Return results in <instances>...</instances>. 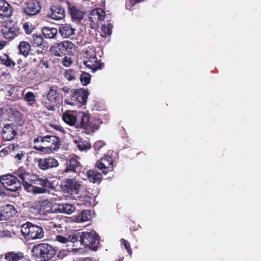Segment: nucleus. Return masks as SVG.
Wrapping results in <instances>:
<instances>
[{
	"label": "nucleus",
	"instance_id": "1",
	"mask_svg": "<svg viewBox=\"0 0 261 261\" xmlns=\"http://www.w3.org/2000/svg\"><path fill=\"white\" fill-rule=\"evenodd\" d=\"M71 238L74 252H83L87 248L96 250L99 244V237L94 231L74 232Z\"/></svg>",
	"mask_w": 261,
	"mask_h": 261
},
{
	"label": "nucleus",
	"instance_id": "2",
	"mask_svg": "<svg viewBox=\"0 0 261 261\" xmlns=\"http://www.w3.org/2000/svg\"><path fill=\"white\" fill-rule=\"evenodd\" d=\"M36 144L34 148L35 150L47 153H52L57 151L61 145V142L57 137L52 135L39 136L34 140Z\"/></svg>",
	"mask_w": 261,
	"mask_h": 261
},
{
	"label": "nucleus",
	"instance_id": "3",
	"mask_svg": "<svg viewBox=\"0 0 261 261\" xmlns=\"http://www.w3.org/2000/svg\"><path fill=\"white\" fill-rule=\"evenodd\" d=\"M33 255L40 261H48L56 254L55 249L50 245L40 243L35 245L32 249Z\"/></svg>",
	"mask_w": 261,
	"mask_h": 261
},
{
	"label": "nucleus",
	"instance_id": "4",
	"mask_svg": "<svg viewBox=\"0 0 261 261\" xmlns=\"http://www.w3.org/2000/svg\"><path fill=\"white\" fill-rule=\"evenodd\" d=\"M15 174L18 176V178L22 181V185L24 189L29 192H32L34 194H39L45 193L47 191V189L33 186L29 183L31 180V175L27 171L22 167H20L15 171Z\"/></svg>",
	"mask_w": 261,
	"mask_h": 261
},
{
	"label": "nucleus",
	"instance_id": "5",
	"mask_svg": "<svg viewBox=\"0 0 261 261\" xmlns=\"http://www.w3.org/2000/svg\"><path fill=\"white\" fill-rule=\"evenodd\" d=\"M21 231L28 240L40 239L44 236V230L41 226L27 222L21 226Z\"/></svg>",
	"mask_w": 261,
	"mask_h": 261
},
{
	"label": "nucleus",
	"instance_id": "6",
	"mask_svg": "<svg viewBox=\"0 0 261 261\" xmlns=\"http://www.w3.org/2000/svg\"><path fill=\"white\" fill-rule=\"evenodd\" d=\"M15 174H16L15 173ZM18 177L16 175L6 174L0 176V182L8 191L17 192L21 189L22 181L17 179Z\"/></svg>",
	"mask_w": 261,
	"mask_h": 261
},
{
	"label": "nucleus",
	"instance_id": "7",
	"mask_svg": "<svg viewBox=\"0 0 261 261\" xmlns=\"http://www.w3.org/2000/svg\"><path fill=\"white\" fill-rule=\"evenodd\" d=\"M88 92L84 89H78L72 92L70 95V101L65 100V102L71 106L80 107L87 103Z\"/></svg>",
	"mask_w": 261,
	"mask_h": 261
},
{
	"label": "nucleus",
	"instance_id": "8",
	"mask_svg": "<svg viewBox=\"0 0 261 261\" xmlns=\"http://www.w3.org/2000/svg\"><path fill=\"white\" fill-rule=\"evenodd\" d=\"M76 128L77 129H84L85 130H95L99 128L98 124L90 121V115L84 112H79L77 114V121Z\"/></svg>",
	"mask_w": 261,
	"mask_h": 261
},
{
	"label": "nucleus",
	"instance_id": "9",
	"mask_svg": "<svg viewBox=\"0 0 261 261\" xmlns=\"http://www.w3.org/2000/svg\"><path fill=\"white\" fill-rule=\"evenodd\" d=\"M82 186V181L75 178H67L63 180L61 187L65 193L70 195L76 194L79 193Z\"/></svg>",
	"mask_w": 261,
	"mask_h": 261
},
{
	"label": "nucleus",
	"instance_id": "10",
	"mask_svg": "<svg viewBox=\"0 0 261 261\" xmlns=\"http://www.w3.org/2000/svg\"><path fill=\"white\" fill-rule=\"evenodd\" d=\"M1 31L7 39H12L20 33L17 24L13 21L5 22L2 26Z\"/></svg>",
	"mask_w": 261,
	"mask_h": 261
},
{
	"label": "nucleus",
	"instance_id": "11",
	"mask_svg": "<svg viewBox=\"0 0 261 261\" xmlns=\"http://www.w3.org/2000/svg\"><path fill=\"white\" fill-rule=\"evenodd\" d=\"M74 47L75 45L71 41H64L60 43L55 44L53 51L55 56L61 57L72 53Z\"/></svg>",
	"mask_w": 261,
	"mask_h": 261
},
{
	"label": "nucleus",
	"instance_id": "12",
	"mask_svg": "<svg viewBox=\"0 0 261 261\" xmlns=\"http://www.w3.org/2000/svg\"><path fill=\"white\" fill-rule=\"evenodd\" d=\"M96 166L106 175L108 172L113 170V160L110 155H105L97 162Z\"/></svg>",
	"mask_w": 261,
	"mask_h": 261
},
{
	"label": "nucleus",
	"instance_id": "13",
	"mask_svg": "<svg viewBox=\"0 0 261 261\" xmlns=\"http://www.w3.org/2000/svg\"><path fill=\"white\" fill-rule=\"evenodd\" d=\"M47 17L53 20H61L65 17V11L63 7L59 5L50 7L47 13Z\"/></svg>",
	"mask_w": 261,
	"mask_h": 261
},
{
	"label": "nucleus",
	"instance_id": "14",
	"mask_svg": "<svg viewBox=\"0 0 261 261\" xmlns=\"http://www.w3.org/2000/svg\"><path fill=\"white\" fill-rule=\"evenodd\" d=\"M75 210V206L70 203L55 204L51 208L52 213H62L68 215L72 214Z\"/></svg>",
	"mask_w": 261,
	"mask_h": 261
},
{
	"label": "nucleus",
	"instance_id": "15",
	"mask_svg": "<svg viewBox=\"0 0 261 261\" xmlns=\"http://www.w3.org/2000/svg\"><path fill=\"white\" fill-rule=\"evenodd\" d=\"M59 165L58 161L51 157L40 159L38 160V167L42 170H47L57 167Z\"/></svg>",
	"mask_w": 261,
	"mask_h": 261
},
{
	"label": "nucleus",
	"instance_id": "16",
	"mask_svg": "<svg viewBox=\"0 0 261 261\" xmlns=\"http://www.w3.org/2000/svg\"><path fill=\"white\" fill-rule=\"evenodd\" d=\"M40 10V3L37 0H32L27 3L23 12L28 16H34L39 13Z\"/></svg>",
	"mask_w": 261,
	"mask_h": 261
},
{
	"label": "nucleus",
	"instance_id": "17",
	"mask_svg": "<svg viewBox=\"0 0 261 261\" xmlns=\"http://www.w3.org/2000/svg\"><path fill=\"white\" fill-rule=\"evenodd\" d=\"M68 13L70 14L72 20L75 22H81L83 18L84 13L74 5L67 2Z\"/></svg>",
	"mask_w": 261,
	"mask_h": 261
},
{
	"label": "nucleus",
	"instance_id": "18",
	"mask_svg": "<svg viewBox=\"0 0 261 261\" xmlns=\"http://www.w3.org/2000/svg\"><path fill=\"white\" fill-rule=\"evenodd\" d=\"M105 17V11L100 9H93L89 14V20L93 24L97 25L103 20Z\"/></svg>",
	"mask_w": 261,
	"mask_h": 261
},
{
	"label": "nucleus",
	"instance_id": "19",
	"mask_svg": "<svg viewBox=\"0 0 261 261\" xmlns=\"http://www.w3.org/2000/svg\"><path fill=\"white\" fill-rule=\"evenodd\" d=\"M81 167L82 166L80 163L76 159L72 158L67 161L66 167L63 171V173H77L80 171Z\"/></svg>",
	"mask_w": 261,
	"mask_h": 261
},
{
	"label": "nucleus",
	"instance_id": "20",
	"mask_svg": "<svg viewBox=\"0 0 261 261\" xmlns=\"http://www.w3.org/2000/svg\"><path fill=\"white\" fill-rule=\"evenodd\" d=\"M15 126L12 124H6L2 130V136L4 140L10 141L12 140L16 135Z\"/></svg>",
	"mask_w": 261,
	"mask_h": 261
},
{
	"label": "nucleus",
	"instance_id": "21",
	"mask_svg": "<svg viewBox=\"0 0 261 261\" xmlns=\"http://www.w3.org/2000/svg\"><path fill=\"white\" fill-rule=\"evenodd\" d=\"M12 14V10L9 4L5 0H0V17L9 18Z\"/></svg>",
	"mask_w": 261,
	"mask_h": 261
},
{
	"label": "nucleus",
	"instance_id": "22",
	"mask_svg": "<svg viewBox=\"0 0 261 261\" xmlns=\"http://www.w3.org/2000/svg\"><path fill=\"white\" fill-rule=\"evenodd\" d=\"M84 64L93 72L98 69H100L102 65L95 55L90 57L88 60L84 61Z\"/></svg>",
	"mask_w": 261,
	"mask_h": 261
},
{
	"label": "nucleus",
	"instance_id": "23",
	"mask_svg": "<svg viewBox=\"0 0 261 261\" xmlns=\"http://www.w3.org/2000/svg\"><path fill=\"white\" fill-rule=\"evenodd\" d=\"M75 30L69 24H64L60 26L59 32L64 38H68L75 34Z\"/></svg>",
	"mask_w": 261,
	"mask_h": 261
},
{
	"label": "nucleus",
	"instance_id": "24",
	"mask_svg": "<svg viewBox=\"0 0 261 261\" xmlns=\"http://www.w3.org/2000/svg\"><path fill=\"white\" fill-rule=\"evenodd\" d=\"M45 96L49 102L56 103L60 98V93L58 92L57 87L56 86L50 87L49 91L45 93Z\"/></svg>",
	"mask_w": 261,
	"mask_h": 261
},
{
	"label": "nucleus",
	"instance_id": "25",
	"mask_svg": "<svg viewBox=\"0 0 261 261\" xmlns=\"http://www.w3.org/2000/svg\"><path fill=\"white\" fill-rule=\"evenodd\" d=\"M41 32L45 39H56L58 35V30L54 27H44L41 29Z\"/></svg>",
	"mask_w": 261,
	"mask_h": 261
},
{
	"label": "nucleus",
	"instance_id": "26",
	"mask_svg": "<svg viewBox=\"0 0 261 261\" xmlns=\"http://www.w3.org/2000/svg\"><path fill=\"white\" fill-rule=\"evenodd\" d=\"M88 179L91 182L99 184L101 180V174L95 170H88L86 172Z\"/></svg>",
	"mask_w": 261,
	"mask_h": 261
},
{
	"label": "nucleus",
	"instance_id": "27",
	"mask_svg": "<svg viewBox=\"0 0 261 261\" xmlns=\"http://www.w3.org/2000/svg\"><path fill=\"white\" fill-rule=\"evenodd\" d=\"M62 119L67 124L71 126H74L76 128L77 115L75 116L72 113L66 112L62 115Z\"/></svg>",
	"mask_w": 261,
	"mask_h": 261
},
{
	"label": "nucleus",
	"instance_id": "28",
	"mask_svg": "<svg viewBox=\"0 0 261 261\" xmlns=\"http://www.w3.org/2000/svg\"><path fill=\"white\" fill-rule=\"evenodd\" d=\"M5 220L9 219L16 213V211L13 205L7 204L1 207Z\"/></svg>",
	"mask_w": 261,
	"mask_h": 261
},
{
	"label": "nucleus",
	"instance_id": "29",
	"mask_svg": "<svg viewBox=\"0 0 261 261\" xmlns=\"http://www.w3.org/2000/svg\"><path fill=\"white\" fill-rule=\"evenodd\" d=\"M23 257V254L21 252L11 251L5 254V259L7 261H19Z\"/></svg>",
	"mask_w": 261,
	"mask_h": 261
},
{
	"label": "nucleus",
	"instance_id": "30",
	"mask_svg": "<svg viewBox=\"0 0 261 261\" xmlns=\"http://www.w3.org/2000/svg\"><path fill=\"white\" fill-rule=\"evenodd\" d=\"M29 40L33 47L41 46L43 43V39L41 35L33 34L29 38Z\"/></svg>",
	"mask_w": 261,
	"mask_h": 261
},
{
	"label": "nucleus",
	"instance_id": "31",
	"mask_svg": "<svg viewBox=\"0 0 261 261\" xmlns=\"http://www.w3.org/2000/svg\"><path fill=\"white\" fill-rule=\"evenodd\" d=\"M18 49L20 54L27 57L30 50V45L29 43L26 41H23L19 43L18 46Z\"/></svg>",
	"mask_w": 261,
	"mask_h": 261
},
{
	"label": "nucleus",
	"instance_id": "32",
	"mask_svg": "<svg viewBox=\"0 0 261 261\" xmlns=\"http://www.w3.org/2000/svg\"><path fill=\"white\" fill-rule=\"evenodd\" d=\"M74 143L78 149L81 151L87 150L91 148L90 143L87 141L82 139L79 140H75Z\"/></svg>",
	"mask_w": 261,
	"mask_h": 261
},
{
	"label": "nucleus",
	"instance_id": "33",
	"mask_svg": "<svg viewBox=\"0 0 261 261\" xmlns=\"http://www.w3.org/2000/svg\"><path fill=\"white\" fill-rule=\"evenodd\" d=\"M33 183L35 185H40L42 188L47 189L50 187L51 184L50 181L46 178L38 177L34 179Z\"/></svg>",
	"mask_w": 261,
	"mask_h": 261
},
{
	"label": "nucleus",
	"instance_id": "34",
	"mask_svg": "<svg viewBox=\"0 0 261 261\" xmlns=\"http://www.w3.org/2000/svg\"><path fill=\"white\" fill-rule=\"evenodd\" d=\"M91 218L90 212L89 211H83L81 213L76 217V222L82 223L88 221Z\"/></svg>",
	"mask_w": 261,
	"mask_h": 261
},
{
	"label": "nucleus",
	"instance_id": "35",
	"mask_svg": "<svg viewBox=\"0 0 261 261\" xmlns=\"http://www.w3.org/2000/svg\"><path fill=\"white\" fill-rule=\"evenodd\" d=\"M0 60L2 64L7 67H11L15 65L14 62L6 54L0 56Z\"/></svg>",
	"mask_w": 261,
	"mask_h": 261
},
{
	"label": "nucleus",
	"instance_id": "36",
	"mask_svg": "<svg viewBox=\"0 0 261 261\" xmlns=\"http://www.w3.org/2000/svg\"><path fill=\"white\" fill-rule=\"evenodd\" d=\"M112 25L110 23L107 24H102L101 28V32L102 33L101 36L106 37L107 36L111 35L112 34Z\"/></svg>",
	"mask_w": 261,
	"mask_h": 261
},
{
	"label": "nucleus",
	"instance_id": "37",
	"mask_svg": "<svg viewBox=\"0 0 261 261\" xmlns=\"http://www.w3.org/2000/svg\"><path fill=\"white\" fill-rule=\"evenodd\" d=\"M73 237V233L68 236V238H66L62 236L58 235L56 236V240L62 244H66L67 246L69 245V243L72 244V241H71V238Z\"/></svg>",
	"mask_w": 261,
	"mask_h": 261
},
{
	"label": "nucleus",
	"instance_id": "38",
	"mask_svg": "<svg viewBox=\"0 0 261 261\" xmlns=\"http://www.w3.org/2000/svg\"><path fill=\"white\" fill-rule=\"evenodd\" d=\"M91 75L89 73L83 72L80 76V81L83 86L88 85L90 82Z\"/></svg>",
	"mask_w": 261,
	"mask_h": 261
},
{
	"label": "nucleus",
	"instance_id": "39",
	"mask_svg": "<svg viewBox=\"0 0 261 261\" xmlns=\"http://www.w3.org/2000/svg\"><path fill=\"white\" fill-rule=\"evenodd\" d=\"M24 98L25 101L29 102L30 105H32L35 101L34 94L32 92H27L25 94Z\"/></svg>",
	"mask_w": 261,
	"mask_h": 261
},
{
	"label": "nucleus",
	"instance_id": "40",
	"mask_svg": "<svg viewBox=\"0 0 261 261\" xmlns=\"http://www.w3.org/2000/svg\"><path fill=\"white\" fill-rule=\"evenodd\" d=\"M65 77L68 81H72L75 79V72L73 70L68 69L66 70Z\"/></svg>",
	"mask_w": 261,
	"mask_h": 261
},
{
	"label": "nucleus",
	"instance_id": "41",
	"mask_svg": "<svg viewBox=\"0 0 261 261\" xmlns=\"http://www.w3.org/2000/svg\"><path fill=\"white\" fill-rule=\"evenodd\" d=\"M105 145V143H103L101 141H98L96 142L94 145L93 147L95 150L94 154H96L98 153V150L101 148Z\"/></svg>",
	"mask_w": 261,
	"mask_h": 261
},
{
	"label": "nucleus",
	"instance_id": "42",
	"mask_svg": "<svg viewBox=\"0 0 261 261\" xmlns=\"http://www.w3.org/2000/svg\"><path fill=\"white\" fill-rule=\"evenodd\" d=\"M62 64L64 66L68 67L71 65L72 61L70 57L65 56L62 60Z\"/></svg>",
	"mask_w": 261,
	"mask_h": 261
},
{
	"label": "nucleus",
	"instance_id": "43",
	"mask_svg": "<svg viewBox=\"0 0 261 261\" xmlns=\"http://www.w3.org/2000/svg\"><path fill=\"white\" fill-rule=\"evenodd\" d=\"M23 27L25 33L28 34H31L34 29L33 26L28 22L25 23L23 24Z\"/></svg>",
	"mask_w": 261,
	"mask_h": 261
},
{
	"label": "nucleus",
	"instance_id": "44",
	"mask_svg": "<svg viewBox=\"0 0 261 261\" xmlns=\"http://www.w3.org/2000/svg\"><path fill=\"white\" fill-rule=\"evenodd\" d=\"M121 241L123 242V244L125 248L127 250V252L129 253V255L131 256V255L132 254V251L129 242L127 241H126L124 239H121Z\"/></svg>",
	"mask_w": 261,
	"mask_h": 261
},
{
	"label": "nucleus",
	"instance_id": "45",
	"mask_svg": "<svg viewBox=\"0 0 261 261\" xmlns=\"http://www.w3.org/2000/svg\"><path fill=\"white\" fill-rule=\"evenodd\" d=\"M46 227L50 230L55 232V230H57V228L58 227V225H57L55 222L51 221L49 222L47 225H46Z\"/></svg>",
	"mask_w": 261,
	"mask_h": 261
},
{
	"label": "nucleus",
	"instance_id": "46",
	"mask_svg": "<svg viewBox=\"0 0 261 261\" xmlns=\"http://www.w3.org/2000/svg\"><path fill=\"white\" fill-rule=\"evenodd\" d=\"M0 237H11V232L8 230L0 231Z\"/></svg>",
	"mask_w": 261,
	"mask_h": 261
},
{
	"label": "nucleus",
	"instance_id": "47",
	"mask_svg": "<svg viewBox=\"0 0 261 261\" xmlns=\"http://www.w3.org/2000/svg\"><path fill=\"white\" fill-rule=\"evenodd\" d=\"M91 200L92 198L89 197H85V199L84 200L83 204L87 206H89L91 205Z\"/></svg>",
	"mask_w": 261,
	"mask_h": 261
},
{
	"label": "nucleus",
	"instance_id": "48",
	"mask_svg": "<svg viewBox=\"0 0 261 261\" xmlns=\"http://www.w3.org/2000/svg\"><path fill=\"white\" fill-rule=\"evenodd\" d=\"M24 157V155L22 151H19L14 156V158L18 161H20Z\"/></svg>",
	"mask_w": 261,
	"mask_h": 261
},
{
	"label": "nucleus",
	"instance_id": "49",
	"mask_svg": "<svg viewBox=\"0 0 261 261\" xmlns=\"http://www.w3.org/2000/svg\"><path fill=\"white\" fill-rule=\"evenodd\" d=\"M29 62H30V64L36 65L37 64V63L38 62V59L35 57V56L34 55H32L30 58Z\"/></svg>",
	"mask_w": 261,
	"mask_h": 261
},
{
	"label": "nucleus",
	"instance_id": "50",
	"mask_svg": "<svg viewBox=\"0 0 261 261\" xmlns=\"http://www.w3.org/2000/svg\"><path fill=\"white\" fill-rule=\"evenodd\" d=\"M40 65L45 67L46 68H48V67H49L48 62L46 60H44V59H42L40 61Z\"/></svg>",
	"mask_w": 261,
	"mask_h": 261
},
{
	"label": "nucleus",
	"instance_id": "51",
	"mask_svg": "<svg viewBox=\"0 0 261 261\" xmlns=\"http://www.w3.org/2000/svg\"><path fill=\"white\" fill-rule=\"evenodd\" d=\"M62 90L65 93H69L70 92V89L68 87L64 86L62 88Z\"/></svg>",
	"mask_w": 261,
	"mask_h": 261
},
{
	"label": "nucleus",
	"instance_id": "52",
	"mask_svg": "<svg viewBox=\"0 0 261 261\" xmlns=\"http://www.w3.org/2000/svg\"><path fill=\"white\" fill-rule=\"evenodd\" d=\"M5 216H4L3 214L1 208L0 209V221L5 220V218H4Z\"/></svg>",
	"mask_w": 261,
	"mask_h": 261
},
{
	"label": "nucleus",
	"instance_id": "53",
	"mask_svg": "<svg viewBox=\"0 0 261 261\" xmlns=\"http://www.w3.org/2000/svg\"><path fill=\"white\" fill-rule=\"evenodd\" d=\"M6 45V43L4 41H0V49H2L4 48Z\"/></svg>",
	"mask_w": 261,
	"mask_h": 261
},
{
	"label": "nucleus",
	"instance_id": "54",
	"mask_svg": "<svg viewBox=\"0 0 261 261\" xmlns=\"http://www.w3.org/2000/svg\"><path fill=\"white\" fill-rule=\"evenodd\" d=\"M6 195L5 192L1 189H0V196L5 197Z\"/></svg>",
	"mask_w": 261,
	"mask_h": 261
}]
</instances>
